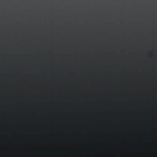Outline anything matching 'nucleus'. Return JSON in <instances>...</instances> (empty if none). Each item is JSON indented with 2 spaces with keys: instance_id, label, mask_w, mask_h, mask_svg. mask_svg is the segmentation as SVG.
<instances>
[{
  "instance_id": "3",
  "label": "nucleus",
  "mask_w": 157,
  "mask_h": 157,
  "mask_svg": "<svg viewBox=\"0 0 157 157\" xmlns=\"http://www.w3.org/2000/svg\"><path fill=\"white\" fill-rule=\"evenodd\" d=\"M89 10H90V9H89Z\"/></svg>"
},
{
  "instance_id": "9",
  "label": "nucleus",
  "mask_w": 157,
  "mask_h": 157,
  "mask_svg": "<svg viewBox=\"0 0 157 157\" xmlns=\"http://www.w3.org/2000/svg\"><path fill=\"white\" fill-rule=\"evenodd\" d=\"M18 10V9H17V10Z\"/></svg>"
},
{
  "instance_id": "1",
  "label": "nucleus",
  "mask_w": 157,
  "mask_h": 157,
  "mask_svg": "<svg viewBox=\"0 0 157 157\" xmlns=\"http://www.w3.org/2000/svg\"><path fill=\"white\" fill-rule=\"evenodd\" d=\"M40 10H41V9H40Z\"/></svg>"
},
{
  "instance_id": "7",
  "label": "nucleus",
  "mask_w": 157,
  "mask_h": 157,
  "mask_svg": "<svg viewBox=\"0 0 157 157\" xmlns=\"http://www.w3.org/2000/svg\"><path fill=\"white\" fill-rule=\"evenodd\" d=\"M136 10H137V9H136Z\"/></svg>"
},
{
  "instance_id": "10",
  "label": "nucleus",
  "mask_w": 157,
  "mask_h": 157,
  "mask_svg": "<svg viewBox=\"0 0 157 157\" xmlns=\"http://www.w3.org/2000/svg\"><path fill=\"white\" fill-rule=\"evenodd\" d=\"M46 10L45 9H44V10Z\"/></svg>"
},
{
  "instance_id": "2",
  "label": "nucleus",
  "mask_w": 157,
  "mask_h": 157,
  "mask_svg": "<svg viewBox=\"0 0 157 157\" xmlns=\"http://www.w3.org/2000/svg\"><path fill=\"white\" fill-rule=\"evenodd\" d=\"M76 10H78V9H77Z\"/></svg>"
},
{
  "instance_id": "4",
  "label": "nucleus",
  "mask_w": 157,
  "mask_h": 157,
  "mask_svg": "<svg viewBox=\"0 0 157 157\" xmlns=\"http://www.w3.org/2000/svg\"><path fill=\"white\" fill-rule=\"evenodd\" d=\"M101 10H102V9H101Z\"/></svg>"
},
{
  "instance_id": "8",
  "label": "nucleus",
  "mask_w": 157,
  "mask_h": 157,
  "mask_svg": "<svg viewBox=\"0 0 157 157\" xmlns=\"http://www.w3.org/2000/svg\"><path fill=\"white\" fill-rule=\"evenodd\" d=\"M153 10H154V9H153Z\"/></svg>"
},
{
  "instance_id": "6",
  "label": "nucleus",
  "mask_w": 157,
  "mask_h": 157,
  "mask_svg": "<svg viewBox=\"0 0 157 157\" xmlns=\"http://www.w3.org/2000/svg\"><path fill=\"white\" fill-rule=\"evenodd\" d=\"M118 10H119V9H118Z\"/></svg>"
},
{
  "instance_id": "5",
  "label": "nucleus",
  "mask_w": 157,
  "mask_h": 157,
  "mask_svg": "<svg viewBox=\"0 0 157 157\" xmlns=\"http://www.w3.org/2000/svg\"><path fill=\"white\" fill-rule=\"evenodd\" d=\"M111 10H112V9H111Z\"/></svg>"
}]
</instances>
